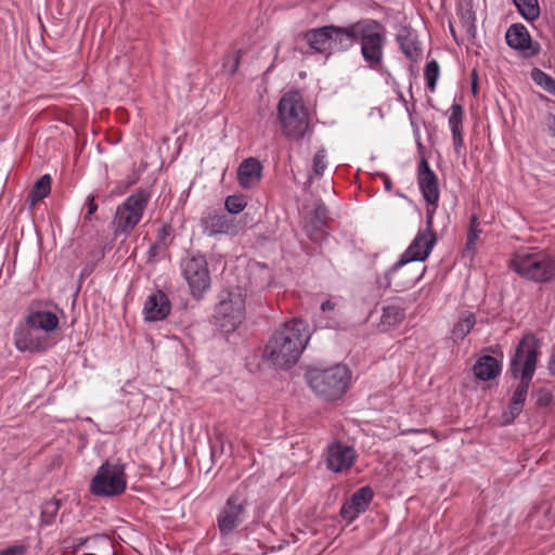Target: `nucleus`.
<instances>
[{
	"instance_id": "f257e3e1",
	"label": "nucleus",
	"mask_w": 555,
	"mask_h": 555,
	"mask_svg": "<svg viewBox=\"0 0 555 555\" xmlns=\"http://www.w3.org/2000/svg\"><path fill=\"white\" fill-rule=\"evenodd\" d=\"M310 339L308 324L300 319L279 325L270 336L263 359L279 370H289L300 359Z\"/></svg>"
},
{
	"instance_id": "f03ea898",
	"label": "nucleus",
	"mask_w": 555,
	"mask_h": 555,
	"mask_svg": "<svg viewBox=\"0 0 555 555\" xmlns=\"http://www.w3.org/2000/svg\"><path fill=\"white\" fill-rule=\"evenodd\" d=\"M539 347L537 337L531 333L526 334L518 343L511 359L509 371L515 378L520 374V382L513 392L507 411L503 413L504 421L507 424L513 423L522 412L535 371Z\"/></svg>"
},
{
	"instance_id": "7ed1b4c3",
	"label": "nucleus",
	"mask_w": 555,
	"mask_h": 555,
	"mask_svg": "<svg viewBox=\"0 0 555 555\" xmlns=\"http://www.w3.org/2000/svg\"><path fill=\"white\" fill-rule=\"evenodd\" d=\"M362 20L346 26L325 25L310 28L304 33V39L313 53L328 59L334 53L351 50L358 43Z\"/></svg>"
},
{
	"instance_id": "20e7f679",
	"label": "nucleus",
	"mask_w": 555,
	"mask_h": 555,
	"mask_svg": "<svg viewBox=\"0 0 555 555\" xmlns=\"http://www.w3.org/2000/svg\"><path fill=\"white\" fill-rule=\"evenodd\" d=\"M508 267L530 282L543 284L555 279V256L545 248L520 247L512 254Z\"/></svg>"
},
{
	"instance_id": "39448f33",
	"label": "nucleus",
	"mask_w": 555,
	"mask_h": 555,
	"mask_svg": "<svg viewBox=\"0 0 555 555\" xmlns=\"http://www.w3.org/2000/svg\"><path fill=\"white\" fill-rule=\"evenodd\" d=\"M434 209H426V229L418 231L410 246L401 254L396 261L383 275L376 278L378 289L386 291L391 286V275L399 273V270L412 261H425L437 242V235L434 231Z\"/></svg>"
},
{
	"instance_id": "423d86ee",
	"label": "nucleus",
	"mask_w": 555,
	"mask_h": 555,
	"mask_svg": "<svg viewBox=\"0 0 555 555\" xmlns=\"http://www.w3.org/2000/svg\"><path fill=\"white\" fill-rule=\"evenodd\" d=\"M305 379L313 392L326 401L340 399L347 391L351 371L345 364H335L330 367L309 366Z\"/></svg>"
},
{
	"instance_id": "0eeeda50",
	"label": "nucleus",
	"mask_w": 555,
	"mask_h": 555,
	"mask_svg": "<svg viewBox=\"0 0 555 555\" xmlns=\"http://www.w3.org/2000/svg\"><path fill=\"white\" fill-rule=\"evenodd\" d=\"M278 117L287 139L301 140L311 133L310 119L299 91L286 92L279 101Z\"/></svg>"
},
{
	"instance_id": "6e6552de",
	"label": "nucleus",
	"mask_w": 555,
	"mask_h": 555,
	"mask_svg": "<svg viewBox=\"0 0 555 555\" xmlns=\"http://www.w3.org/2000/svg\"><path fill=\"white\" fill-rule=\"evenodd\" d=\"M151 188H139L116 208L112 220L113 235L128 237L140 223L151 201Z\"/></svg>"
},
{
	"instance_id": "1a4fd4ad",
	"label": "nucleus",
	"mask_w": 555,
	"mask_h": 555,
	"mask_svg": "<svg viewBox=\"0 0 555 555\" xmlns=\"http://www.w3.org/2000/svg\"><path fill=\"white\" fill-rule=\"evenodd\" d=\"M386 40V27L379 21L362 18L358 43L361 56L370 69L376 72L383 69Z\"/></svg>"
},
{
	"instance_id": "9d476101",
	"label": "nucleus",
	"mask_w": 555,
	"mask_h": 555,
	"mask_svg": "<svg viewBox=\"0 0 555 555\" xmlns=\"http://www.w3.org/2000/svg\"><path fill=\"white\" fill-rule=\"evenodd\" d=\"M180 269L191 296L196 300L202 299L211 285L206 257L199 253L190 254L181 259Z\"/></svg>"
},
{
	"instance_id": "9b49d317",
	"label": "nucleus",
	"mask_w": 555,
	"mask_h": 555,
	"mask_svg": "<svg viewBox=\"0 0 555 555\" xmlns=\"http://www.w3.org/2000/svg\"><path fill=\"white\" fill-rule=\"evenodd\" d=\"M127 479L125 465L103 463L90 483V491L98 496H117L125 492Z\"/></svg>"
},
{
	"instance_id": "f8f14e48",
	"label": "nucleus",
	"mask_w": 555,
	"mask_h": 555,
	"mask_svg": "<svg viewBox=\"0 0 555 555\" xmlns=\"http://www.w3.org/2000/svg\"><path fill=\"white\" fill-rule=\"evenodd\" d=\"M247 507L246 498L235 491L225 501L217 516V527L222 538L229 537L243 522Z\"/></svg>"
},
{
	"instance_id": "ddd939ff",
	"label": "nucleus",
	"mask_w": 555,
	"mask_h": 555,
	"mask_svg": "<svg viewBox=\"0 0 555 555\" xmlns=\"http://www.w3.org/2000/svg\"><path fill=\"white\" fill-rule=\"evenodd\" d=\"M215 319L227 332L235 330L245 317V302L241 294L228 293L215 307Z\"/></svg>"
},
{
	"instance_id": "4468645a",
	"label": "nucleus",
	"mask_w": 555,
	"mask_h": 555,
	"mask_svg": "<svg viewBox=\"0 0 555 555\" xmlns=\"http://www.w3.org/2000/svg\"><path fill=\"white\" fill-rule=\"evenodd\" d=\"M505 40L511 49L527 59L537 56L541 51L540 43L531 38L529 30L521 23L512 24L507 28Z\"/></svg>"
},
{
	"instance_id": "2eb2a0df",
	"label": "nucleus",
	"mask_w": 555,
	"mask_h": 555,
	"mask_svg": "<svg viewBox=\"0 0 555 555\" xmlns=\"http://www.w3.org/2000/svg\"><path fill=\"white\" fill-rule=\"evenodd\" d=\"M357 459L353 447L346 446L340 441H335L326 450V467L333 473H340L350 469Z\"/></svg>"
},
{
	"instance_id": "dca6fc26",
	"label": "nucleus",
	"mask_w": 555,
	"mask_h": 555,
	"mask_svg": "<svg viewBox=\"0 0 555 555\" xmlns=\"http://www.w3.org/2000/svg\"><path fill=\"white\" fill-rule=\"evenodd\" d=\"M373 498L374 492L370 486L360 488L341 505L339 512L341 518L352 522L369 508Z\"/></svg>"
},
{
	"instance_id": "f3484780",
	"label": "nucleus",
	"mask_w": 555,
	"mask_h": 555,
	"mask_svg": "<svg viewBox=\"0 0 555 555\" xmlns=\"http://www.w3.org/2000/svg\"><path fill=\"white\" fill-rule=\"evenodd\" d=\"M328 220L327 207L323 203L318 204L305 222L304 229L307 236L314 243L324 241L327 235Z\"/></svg>"
},
{
	"instance_id": "a211bd4d",
	"label": "nucleus",
	"mask_w": 555,
	"mask_h": 555,
	"mask_svg": "<svg viewBox=\"0 0 555 555\" xmlns=\"http://www.w3.org/2000/svg\"><path fill=\"white\" fill-rule=\"evenodd\" d=\"M171 311V302L168 296L160 289L147 296L143 315L146 322H156L165 320Z\"/></svg>"
},
{
	"instance_id": "6ab92c4d",
	"label": "nucleus",
	"mask_w": 555,
	"mask_h": 555,
	"mask_svg": "<svg viewBox=\"0 0 555 555\" xmlns=\"http://www.w3.org/2000/svg\"><path fill=\"white\" fill-rule=\"evenodd\" d=\"M262 164L255 157L244 159L236 172L237 182L243 189L258 185L262 178Z\"/></svg>"
},
{
	"instance_id": "aec40b11",
	"label": "nucleus",
	"mask_w": 555,
	"mask_h": 555,
	"mask_svg": "<svg viewBox=\"0 0 555 555\" xmlns=\"http://www.w3.org/2000/svg\"><path fill=\"white\" fill-rule=\"evenodd\" d=\"M202 227L209 235L225 234L234 228V220L224 212H209L202 218Z\"/></svg>"
},
{
	"instance_id": "412c9836",
	"label": "nucleus",
	"mask_w": 555,
	"mask_h": 555,
	"mask_svg": "<svg viewBox=\"0 0 555 555\" xmlns=\"http://www.w3.org/2000/svg\"><path fill=\"white\" fill-rule=\"evenodd\" d=\"M14 343L20 351L43 352L49 347L47 338L38 337L29 330L15 332Z\"/></svg>"
},
{
	"instance_id": "4be33fe9",
	"label": "nucleus",
	"mask_w": 555,
	"mask_h": 555,
	"mask_svg": "<svg viewBox=\"0 0 555 555\" xmlns=\"http://www.w3.org/2000/svg\"><path fill=\"white\" fill-rule=\"evenodd\" d=\"M463 120H464V109L463 106L459 103H453L451 106V115L449 117V127L452 133L454 153L460 155L462 150L464 149V139H463Z\"/></svg>"
},
{
	"instance_id": "5701e85b",
	"label": "nucleus",
	"mask_w": 555,
	"mask_h": 555,
	"mask_svg": "<svg viewBox=\"0 0 555 555\" xmlns=\"http://www.w3.org/2000/svg\"><path fill=\"white\" fill-rule=\"evenodd\" d=\"M417 183L421 190V193L427 203L429 209H434L438 206L440 191L437 175L430 173L428 176L417 177Z\"/></svg>"
},
{
	"instance_id": "b1692460",
	"label": "nucleus",
	"mask_w": 555,
	"mask_h": 555,
	"mask_svg": "<svg viewBox=\"0 0 555 555\" xmlns=\"http://www.w3.org/2000/svg\"><path fill=\"white\" fill-rule=\"evenodd\" d=\"M501 363L488 354L478 358L473 367L475 377L482 382L494 379L501 374Z\"/></svg>"
},
{
	"instance_id": "393cba45",
	"label": "nucleus",
	"mask_w": 555,
	"mask_h": 555,
	"mask_svg": "<svg viewBox=\"0 0 555 555\" xmlns=\"http://www.w3.org/2000/svg\"><path fill=\"white\" fill-rule=\"evenodd\" d=\"M397 42L402 53L411 61L421 57L422 49L417 41V36L408 27H403L397 35Z\"/></svg>"
},
{
	"instance_id": "a878e982",
	"label": "nucleus",
	"mask_w": 555,
	"mask_h": 555,
	"mask_svg": "<svg viewBox=\"0 0 555 555\" xmlns=\"http://www.w3.org/2000/svg\"><path fill=\"white\" fill-rule=\"evenodd\" d=\"M426 271V267H423L420 271H411L410 268H401L399 273L391 275V287L397 293L403 292L411 288L416 282H418Z\"/></svg>"
},
{
	"instance_id": "bb28decb",
	"label": "nucleus",
	"mask_w": 555,
	"mask_h": 555,
	"mask_svg": "<svg viewBox=\"0 0 555 555\" xmlns=\"http://www.w3.org/2000/svg\"><path fill=\"white\" fill-rule=\"evenodd\" d=\"M29 327L52 332L59 326V318L50 311H30L26 318Z\"/></svg>"
},
{
	"instance_id": "cd10ccee",
	"label": "nucleus",
	"mask_w": 555,
	"mask_h": 555,
	"mask_svg": "<svg viewBox=\"0 0 555 555\" xmlns=\"http://www.w3.org/2000/svg\"><path fill=\"white\" fill-rule=\"evenodd\" d=\"M405 318L404 309L400 306L389 305L382 310L378 328L380 332H388L398 326Z\"/></svg>"
},
{
	"instance_id": "c85d7f7f",
	"label": "nucleus",
	"mask_w": 555,
	"mask_h": 555,
	"mask_svg": "<svg viewBox=\"0 0 555 555\" xmlns=\"http://www.w3.org/2000/svg\"><path fill=\"white\" fill-rule=\"evenodd\" d=\"M476 324V317L470 311H463L459 321L453 325L452 338L453 340H463Z\"/></svg>"
},
{
	"instance_id": "c756f323",
	"label": "nucleus",
	"mask_w": 555,
	"mask_h": 555,
	"mask_svg": "<svg viewBox=\"0 0 555 555\" xmlns=\"http://www.w3.org/2000/svg\"><path fill=\"white\" fill-rule=\"evenodd\" d=\"M51 184L52 179L50 175H43L36 181L27 197L30 206L36 205L50 194Z\"/></svg>"
},
{
	"instance_id": "7c9ffc66",
	"label": "nucleus",
	"mask_w": 555,
	"mask_h": 555,
	"mask_svg": "<svg viewBox=\"0 0 555 555\" xmlns=\"http://www.w3.org/2000/svg\"><path fill=\"white\" fill-rule=\"evenodd\" d=\"M513 3L527 22L533 23L540 17L541 9L538 0H513Z\"/></svg>"
},
{
	"instance_id": "2f4dec72",
	"label": "nucleus",
	"mask_w": 555,
	"mask_h": 555,
	"mask_svg": "<svg viewBox=\"0 0 555 555\" xmlns=\"http://www.w3.org/2000/svg\"><path fill=\"white\" fill-rule=\"evenodd\" d=\"M480 230H478V218L476 215L470 217L469 229L467 233V240L463 251V257H469L473 259L477 249V242L479 240Z\"/></svg>"
},
{
	"instance_id": "473e14b6",
	"label": "nucleus",
	"mask_w": 555,
	"mask_h": 555,
	"mask_svg": "<svg viewBox=\"0 0 555 555\" xmlns=\"http://www.w3.org/2000/svg\"><path fill=\"white\" fill-rule=\"evenodd\" d=\"M531 79L546 92L555 95V79L542 69L534 67L531 70Z\"/></svg>"
},
{
	"instance_id": "72a5a7b5",
	"label": "nucleus",
	"mask_w": 555,
	"mask_h": 555,
	"mask_svg": "<svg viewBox=\"0 0 555 555\" xmlns=\"http://www.w3.org/2000/svg\"><path fill=\"white\" fill-rule=\"evenodd\" d=\"M173 228L170 223L165 222L157 230L155 242L168 248L173 242Z\"/></svg>"
},
{
	"instance_id": "f704fd0d",
	"label": "nucleus",
	"mask_w": 555,
	"mask_h": 555,
	"mask_svg": "<svg viewBox=\"0 0 555 555\" xmlns=\"http://www.w3.org/2000/svg\"><path fill=\"white\" fill-rule=\"evenodd\" d=\"M247 202L243 195H229L225 198V209L230 215H236L244 210Z\"/></svg>"
},
{
	"instance_id": "c9c22d12",
	"label": "nucleus",
	"mask_w": 555,
	"mask_h": 555,
	"mask_svg": "<svg viewBox=\"0 0 555 555\" xmlns=\"http://www.w3.org/2000/svg\"><path fill=\"white\" fill-rule=\"evenodd\" d=\"M439 77V64L433 60L426 64L425 78L427 81V88L433 92L435 91L436 83Z\"/></svg>"
},
{
	"instance_id": "e433bc0d",
	"label": "nucleus",
	"mask_w": 555,
	"mask_h": 555,
	"mask_svg": "<svg viewBox=\"0 0 555 555\" xmlns=\"http://www.w3.org/2000/svg\"><path fill=\"white\" fill-rule=\"evenodd\" d=\"M326 151L324 147H321L317 151V153L313 156V166L312 170L315 177L320 178L323 176L325 169H326Z\"/></svg>"
},
{
	"instance_id": "4c0bfd02",
	"label": "nucleus",
	"mask_w": 555,
	"mask_h": 555,
	"mask_svg": "<svg viewBox=\"0 0 555 555\" xmlns=\"http://www.w3.org/2000/svg\"><path fill=\"white\" fill-rule=\"evenodd\" d=\"M532 399L539 408H546L553 401L552 392L546 388H539L532 391Z\"/></svg>"
},
{
	"instance_id": "58836bf2",
	"label": "nucleus",
	"mask_w": 555,
	"mask_h": 555,
	"mask_svg": "<svg viewBox=\"0 0 555 555\" xmlns=\"http://www.w3.org/2000/svg\"><path fill=\"white\" fill-rule=\"evenodd\" d=\"M241 54L242 50H236L230 56V59L223 63V67L227 68L231 75H234L238 70L241 64Z\"/></svg>"
},
{
	"instance_id": "ea45409f",
	"label": "nucleus",
	"mask_w": 555,
	"mask_h": 555,
	"mask_svg": "<svg viewBox=\"0 0 555 555\" xmlns=\"http://www.w3.org/2000/svg\"><path fill=\"white\" fill-rule=\"evenodd\" d=\"M86 207H87V212H86L83 219H85V221H90L92 218V215H94L98 210V204L95 202L94 195H89L87 197Z\"/></svg>"
},
{
	"instance_id": "a19ab883",
	"label": "nucleus",
	"mask_w": 555,
	"mask_h": 555,
	"mask_svg": "<svg viewBox=\"0 0 555 555\" xmlns=\"http://www.w3.org/2000/svg\"><path fill=\"white\" fill-rule=\"evenodd\" d=\"M165 249H167L165 246H163L156 242L152 243L147 250L149 260L150 261L156 260Z\"/></svg>"
},
{
	"instance_id": "79ce46f5",
	"label": "nucleus",
	"mask_w": 555,
	"mask_h": 555,
	"mask_svg": "<svg viewBox=\"0 0 555 555\" xmlns=\"http://www.w3.org/2000/svg\"><path fill=\"white\" fill-rule=\"evenodd\" d=\"M430 173H434V171L429 167L427 159L425 157H422L417 167V177L428 176Z\"/></svg>"
},
{
	"instance_id": "37998d69",
	"label": "nucleus",
	"mask_w": 555,
	"mask_h": 555,
	"mask_svg": "<svg viewBox=\"0 0 555 555\" xmlns=\"http://www.w3.org/2000/svg\"><path fill=\"white\" fill-rule=\"evenodd\" d=\"M25 547L22 545L9 546L0 552V555H24Z\"/></svg>"
},
{
	"instance_id": "c03bdc74",
	"label": "nucleus",
	"mask_w": 555,
	"mask_h": 555,
	"mask_svg": "<svg viewBox=\"0 0 555 555\" xmlns=\"http://www.w3.org/2000/svg\"><path fill=\"white\" fill-rule=\"evenodd\" d=\"M544 124L552 135L555 137V114L547 113L544 117Z\"/></svg>"
},
{
	"instance_id": "a18cd8bd",
	"label": "nucleus",
	"mask_w": 555,
	"mask_h": 555,
	"mask_svg": "<svg viewBox=\"0 0 555 555\" xmlns=\"http://www.w3.org/2000/svg\"><path fill=\"white\" fill-rule=\"evenodd\" d=\"M463 25L464 27L467 28V33L472 36V37H475V33H476V27H475V24H474V20L470 21V17L468 18H465L464 22H463Z\"/></svg>"
},
{
	"instance_id": "49530a36",
	"label": "nucleus",
	"mask_w": 555,
	"mask_h": 555,
	"mask_svg": "<svg viewBox=\"0 0 555 555\" xmlns=\"http://www.w3.org/2000/svg\"><path fill=\"white\" fill-rule=\"evenodd\" d=\"M477 79H478L477 73H476V70H474L472 73V92L474 95H476L478 92Z\"/></svg>"
},
{
	"instance_id": "de8ad7c7",
	"label": "nucleus",
	"mask_w": 555,
	"mask_h": 555,
	"mask_svg": "<svg viewBox=\"0 0 555 555\" xmlns=\"http://www.w3.org/2000/svg\"><path fill=\"white\" fill-rule=\"evenodd\" d=\"M548 371L551 375L555 376V348L551 354V358L548 360Z\"/></svg>"
},
{
	"instance_id": "09e8293b",
	"label": "nucleus",
	"mask_w": 555,
	"mask_h": 555,
	"mask_svg": "<svg viewBox=\"0 0 555 555\" xmlns=\"http://www.w3.org/2000/svg\"><path fill=\"white\" fill-rule=\"evenodd\" d=\"M383 183H384V188H385V190L387 192L391 191V189H392V181H391L389 176L383 175Z\"/></svg>"
},
{
	"instance_id": "8fccbe9b",
	"label": "nucleus",
	"mask_w": 555,
	"mask_h": 555,
	"mask_svg": "<svg viewBox=\"0 0 555 555\" xmlns=\"http://www.w3.org/2000/svg\"><path fill=\"white\" fill-rule=\"evenodd\" d=\"M335 307V304L332 302L331 300H325L324 302H322L321 305V309L323 311H326V310H333Z\"/></svg>"
},
{
	"instance_id": "3c124183",
	"label": "nucleus",
	"mask_w": 555,
	"mask_h": 555,
	"mask_svg": "<svg viewBox=\"0 0 555 555\" xmlns=\"http://www.w3.org/2000/svg\"><path fill=\"white\" fill-rule=\"evenodd\" d=\"M50 505L53 506V511L51 513V516H53L59 509V504L57 503H48L47 507H49Z\"/></svg>"
},
{
	"instance_id": "603ef678",
	"label": "nucleus",
	"mask_w": 555,
	"mask_h": 555,
	"mask_svg": "<svg viewBox=\"0 0 555 555\" xmlns=\"http://www.w3.org/2000/svg\"><path fill=\"white\" fill-rule=\"evenodd\" d=\"M450 33H451L452 37L454 38V40L457 41L455 29L453 28V26L451 24H450Z\"/></svg>"
},
{
	"instance_id": "864d4df0",
	"label": "nucleus",
	"mask_w": 555,
	"mask_h": 555,
	"mask_svg": "<svg viewBox=\"0 0 555 555\" xmlns=\"http://www.w3.org/2000/svg\"><path fill=\"white\" fill-rule=\"evenodd\" d=\"M406 431L408 433H413V434H418V433H424L426 430L425 429H408Z\"/></svg>"
}]
</instances>
